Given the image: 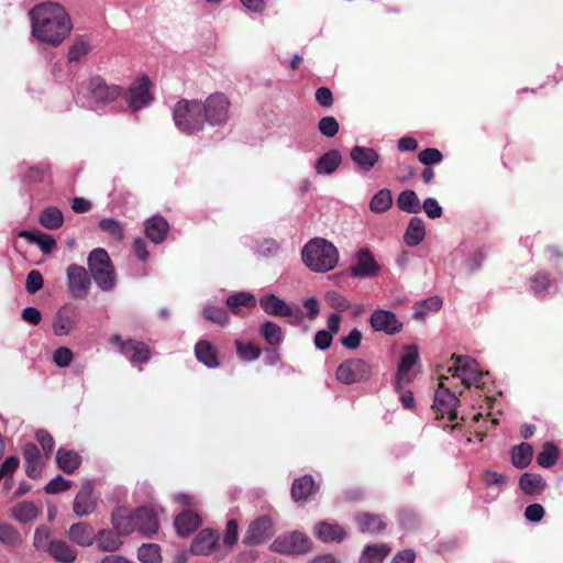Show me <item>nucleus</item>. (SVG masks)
Returning <instances> with one entry per match:
<instances>
[{"label": "nucleus", "instance_id": "nucleus-1", "mask_svg": "<svg viewBox=\"0 0 563 563\" xmlns=\"http://www.w3.org/2000/svg\"><path fill=\"white\" fill-rule=\"evenodd\" d=\"M32 35L52 46L60 45L70 34L73 23L69 14L57 2H43L30 11Z\"/></svg>", "mask_w": 563, "mask_h": 563}, {"label": "nucleus", "instance_id": "nucleus-2", "mask_svg": "<svg viewBox=\"0 0 563 563\" xmlns=\"http://www.w3.org/2000/svg\"><path fill=\"white\" fill-rule=\"evenodd\" d=\"M301 260L311 272L328 273L336 267L339 251L330 241L314 238L302 247Z\"/></svg>", "mask_w": 563, "mask_h": 563}, {"label": "nucleus", "instance_id": "nucleus-3", "mask_svg": "<svg viewBox=\"0 0 563 563\" xmlns=\"http://www.w3.org/2000/svg\"><path fill=\"white\" fill-rule=\"evenodd\" d=\"M90 278L102 291H111L115 287V272L110 256L104 249L92 250L87 258Z\"/></svg>", "mask_w": 563, "mask_h": 563}, {"label": "nucleus", "instance_id": "nucleus-4", "mask_svg": "<svg viewBox=\"0 0 563 563\" xmlns=\"http://www.w3.org/2000/svg\"><path fill=\"white\" fill-rule=\"evenodd\" d=\"M202 102L198 100L183 99L175 104L174 122L184 133L192 134L201 131L205 126Z\"/></svg>", "mask_w": 563, "mask_h": 563}, {"label": "nucleus", "instance_id": "nucleus-5", "mask_svg": "<svg viewBox=\"0 0 563 563\" xmlns=\"http://www.w3.org/2000/svg\"><path fill=\"white\" fill-rule=\"evenodd\" d=\"M203 107V120L212 126L223 125L229 120L230 101L221 92L210 95L205 102Z\"/></svg>", "mask_w": 563, "mask_h": 563}, {"label": "nucleus", "instance_id": "nucleus-6", "mask_svg": "<svg viewBox=\"0 0 563 563\" xmlns=\"http://www.w3.org/2000/svg\"><path fill=\"white\" fill-rule=\"evenodd\" d=\"M452 365L449 367V373L453 377L461 379L462 384L466 387L472 385L478 386L482 379V372L475 360L470 356H459L453 354L451 356Z\"/></svg>", "mask_w": 563, "mask_h": 563}, {"label": "nucleus", "instance_id": "nucleus-7", "mask_svg": "<svg viewBox=\"0 0 563 563\" xmlns=\"http://www.w3.org/2000/svg\"><path fill=\"white\" fill-rule=\"evenodd\" d=\"M371 374L372 367L366 361L350 358L339 365L335 376L340 383L351 385L368 379Z\"/></svg>", "mask_w": 563, "mask_h": 563}, {"label": "nucleus", "instance_id": "nucleus-8", "mask_svg": "<svg viewBox=\"0 0 563 563\" xmlns=\"http://www.w3.org/2000/svg\"><path fill=\"white\" fill-rule=\"evenodd\" d=\"M67 289L76 299H85L91 286V278L84 266L70 264L66 268Z\"/></svg>", "mask_w": 563, "mask_h": 563}, {"label": "nucleus", "instance_id": "nucleus-9", "mask_svg": "<svg viewBox=\"0 0 563 563\" xmlns=\"http://www.w3.org/2000/svg\"><path fill=\"white\" fill-rule=\"evenodd\" d=\"M271 548L282 554H301L311 549V542L306 534L294 531L275 539Z\"/></svg>", "mask_w": 563, "mask_h": 563}, {"label": "nucleus", "instance_id": "nucleus-10", "mask_svg": "<svg viewBox=\"0 0 563 563\" xmlns=\"http://www.w3.org/2000/svg\"><path fill=\"white\" fill-rule=\"evenodd\" d=\"M444 379H446V377L441 378L435 390L433 408L442 416H448L450 421H454L457 418L456 408L460 400L454 393L445 387Z\"/></svg>", "mask_w": 563, "mask_h": 563}, {"label": "nucleus", "instance_id": "nucleus-11", "mask_svg": "<svg viewBox=\"0 0 563 563\" xmlns=\"http://www.w3.org/2000/svg\"><path fill=\"white\" fill-rule=\"evenodd\" d=\"M380 272L379 264L367 249H361L355 253L354 263L350 267V274L354 278H372Z\"/></svg>", "mask_w": 563, "mask_h": 563}, {"label": "nucleus", "instance_id": "nucleus-12", "mask_svg": "<svg viewBox=\"0 0 563 563\" xmlns=\"http://www.w3.org/2000/svg\"><path fill=\"white\" fill-rule=\"evenodd\" d=\"M111 342L118 344L120 352L133 364L145 363L150 358V349L143 342L136 340L123 341L119 335H113Z\"/></svg>", "mask_w": 563, "mask_h": 563}, {"label": "nucleus", "instance_id": "nucleus-13", "mask_svg": "<svg viewBox=\"0 0 563 563\" xmlns=\"http://www.w3.org/2000/svg\"><path fill=\"white\" fill-rule=\"evenodd\" d=\"M274 534L273 522L269 517L262 516L255 519L249 527L243 539L246 545H256L265 542Z\"/></svg>", "mask_w": 563, "mask_h": 563}, {"label": "nucleus", "instance_id": "nucleus-14", "mask_svg": "<svg viewBox=\"0 0 563 563\" xmlns=\"http://www.w3.org/2000/svg\"><path fill=\"white\" fill-rule=\"evenodd\" d=\"M419 360V353L416 346L409 345L405 349L395 380L396 388H400L402 383H409L416 375L415 366Z\"/></svg>", "mask_w": 563, "mask_h": 563}, {"label": "nucleus", "instance_id": "nucleus-15", "mask_svg": "<svg viewBox=\"0 0 563 563\" xmlns=\"http://www.w3.org/2000/svg\"><path fill=\"white\" fill-rule=\"evenodd\" d=\"M369 322L374 331L385 332L386 334H396L402 328V323L396 314L384 309L375 310L369 318Z\"/></svg>", "mask_w": 563, "mask_h": 563}, {"label": "nucleus", "instance_id": "nucleus-16", "mask_svg": "<svg viewBox=\"0 0 563 563\" xmlns=\"http://www.w3.org/2000/svg\"><path fill=\"white\" fill-rule=\"evenodd\" d=\"M150 84L148 78L143 77L130 88L126 96V102L133 111L147 106L152 101L153 98L150 92Z\"/></svg>", "mask_w": 563, "mask_h": 563}, {"label": "nucleus", "instance_id": "nucleus-17", "mask_svg": "<svg viewBox=\"0 0 563 563\" xmlns=\"http://www.w3.org/2000/svg\"><path fill=\"white\" fill-rule=\"evenodd\" d=\"M88 89L92 98L98 102L114 101L121 93V89L115 85H107L101 77H92L89 80Z\"/></svg>", "mask_w": 563, "mask_h": 563}, {"label": "nucleus", "instance_id": "nucleus-18", "mask_svg": "<svg viewBox=\"0 0 563 563\" xmlns=\"http://www.w3.org/2000/svg\"><path fill=\"white\" fill-rule=\"evenodd\" d=\"M92 485L86 482L75 497L73 510L78 517H87L96 509L97 501L92 496Z\"/></svg>", "mask_w": 563, "mask_h": 563}, {"label": "nucleus", "instance_id": "nucleus-19", "mask_svg": "<svg viewBox=\"0 0 563 563\" xmlns=\"http://www.w3.org/2000/svg\"><path fill=\"white\" fill-rule=\"evenodd\" d=\"M219 534L212 529L201 530L192 540L190 552L194 555H208L217 547Z\"/></svg>", "mask_w": 563, "mask_h": 563}, {"label": "nucleus", "instance_id": "nucleus-20", "mask_svg": "<svg viewBox=\"0 0 563 563\" xmlns=\"http://www.w3.org/2000/svg\"><path fill=\"white\" fill-rule=\"evenodd\" d=\"M68 539L79 547H90L96 541L95 529L87 522H77L69 527L67 531Z\"/></svg>", "mask_w": 563, "mask_h": 563}, {"label": "nucleus", "instance_id": "nucleus-21", "mask_svg": "<svg viewBox=\"0 0 563 563\" xmlns=\"http://www.w3.org/2000/svg\"><path fill=\"white\" fill-rule=\"evenodd\" d=\"M135 530L143 536H152L158 530V521L152 509L142 507L134 511Z\"/></svg>", "mask_w": 563, "mask_h": 563}, {"label": "nucleus", "instance_id": "nucleus-22", "mask_svg": "<svg viewBox=\"0 0 563 563\" xmlns=\"http://www.w3.org/2000/svg\"><path fill=\"white\" fill-rule=\"evenodd\" d=\"M23 455L26 475L31 478H38L44 465L38 448L33 443H29L24 446Z\"/></svg>", "mask_w": 563, "mask_h": 563}, {"label": "nucleus", "instance_id": "nucleus-23", "mask_svg": "<svg viewBox=\"0 0 563 563\" xmlns=\"http://www.w3.org/2000/svg\"><path fill=\"white\" fill-rule=\"evenodd\" d=\"M351 159L364 172L371 170L379 159L378 153L371 147L355 145L350 153Z\"/></svg>", "mask_w": 563, "mask_h": 563}, {"label": "nucleus", "instance_id": "nucleus-24", "mask_svg": "<svg viewBox=\"0 0 563 563\" xmlns=\"http://www.w3.org/2000/svg\"><path fill=\"white\" fill-rule=\"evenodd\" d=\"M262 309L269 316L291 317V307L275 295H265L260 299Z\"/></svg>", "mask_w": 563, "mask_h": 563}, {"label": "nucleus", "instance_id": "nucleus-25", "mask_svg": "<svg viewBox=\"0 0 563 563\" xmlns=\"http://www.w3.org/2000/svg\"><path fill=\"white\" fill-rule=\"evenodd\" d=\"M78 316L76 312H69L66 309H60L55 316L53 322V332L57 336L68 335L77 325Z\"/></svg>", "mask_w": 563, "mask_h": 563}, {"label": "nucleus", "instance_id": "nucleus-26", "mask_svg": "<svg viewBox=\"0 0 563 563\" xmlns=\"http://www.w3.org/2000/svg\"><path fill=\"white\" fill-rule=\"evenodd\" d=\"M316 536L323 542H342L346 533L344 529L330 521H321L314 528Z\"/></svg>", "mask_w": 563, "mask_h": 563}, {"label": "nucleus", "instance_id": "nucleus-27", "mask_svg": "<svg viewBox=\"0 0 563 563\" xmlns=\"http://www.w3.org/2000/svg\"><path fill=\"white\" fill-rule=\"evenodd\" d=\"M195 355L200 363L209 368H217L220 365L217 347L207 340L196 343Z\"/></svg>", "mask_w": 563, "mask_h": 563}, {"label": "nucleus", "instance_id": "nucleus-28", "mask_svg": "<svg viewBox=\"0 0 563 563\" xmlns=\"http://www.w3.org/2000/svg\"><path fill=\"white\" fill-rule=\"evenodd\" d=\"M168 229V222L161 216H154L145 222V234L155 244L165 240Z\"/></svg>", "mask_w": 563, "mask_h": 563}, {"label": "nucleus", "instance_id": "nucleus-29", "mask_svg": "<svg viewBox=\"0 0 563 563\" xmlns=\"http://www.w3.org/2000/svg\"><path fill=\"white\" fill-rule=\"evenodd\" d=\"M112 526L121 536L130 534L135 531L134 512L125 508H117L112 512Z\"/></svg>", "mask_w": 563, "mask_h": 563}, {"label": "nucleus", "instance_id": "nucleus-30", "mask_svg": "<svg viewBox=\"0 0 563 563\" xmlns=\"http://www.w3.org/2000/svg\"><path fill=\"white\" fill-rule=\"evenodd\" d=\"M342 162V156L338 150H330L321 155L314 165L316 173L319 175L333 174Z\"/></svg>", "mask_w": 563, "mask_h": 563}, {"label": "nucleus", "instance_id": "nucleus-31", "mask_svg": "<svg viewBox=\"0 0 563 563\" xmlns=\"http://www.w3.org/2000/svg\"><path fill=\"white\" fill-rule=\"evenodd\" d=\"M48 554L59 563H73L77 559V552L64 540H53L48 548Z\"/></svg>", "mask_w": 563, "mask_h": 563}, {"label": "nucleus", "instance_id": "nucleus-32", "mask_svg": "<svg viewBox=\"0 0 563 563\" xmlns=\"http://www.w3.org/2000/svg\"><path fill=\"white\" fill-rule=\"evenodd\" d=\"M174 525L177 533L180 537H186L199 527L200 518L196 512L185 510L176 517Z\"/></svg>", "mask_w": 563, "mask_h": 563}, {"label": "nucleus", "instance_id": "nucleus-33", "mask_svg": "<svg viewBox=\"0 0 563 563\" xmlns=\"http://www.w3.org/2000/svg\"><path fill=\"white\" fill-rule=\"evenodd\" d=\"M58 467L67 473H74L81 464V456L74 450L59 449L56 453Z\"/></svg>", "mask_w": 563, "mask_h": 563}, {"label": "nucleus", "instance_id": "nucleus-34", "mask_svg": "<svg viewBox=\"0 0 563 563\" xmlns=\"http://www.w3.org/2000/svg\"><path fill=\"white\" fill-rule=\"evenodd\" d=\"M426 235L424 222L421 218L413 217L410 219L405 233V242L408 246H417L421 243Z\"/></svg>", "mask_w": 563, "mask_h": 563}, {"label": "nucleus", "instance_id": "nucleus-35", "mask_svg": "<svg viewBox=\"0 0 563 563\" xmlns=\"http://www.w3.org/2000/svg\"><path fill=\"white\" fill-rule=\"evenodd\" d=\"M358 530L363 533H377L385 529L386 525L379 516L364 512L355 517Z\"/></svg>", "mask_w": 563, "mask_h": 563}, {"label": "nucleus", "instance_id": "nucleus-36", "mask_svg": "<svg viewBox=\"0 0 563 563\" xmlns=\"http://www.w3.org/2000/svg\"><path fill=\"white\" fill-rule=\"evenodd\" d=\"M225 305L233 314H238L241 307L254 308L256 306V298L249 291H239L229 296Z\"/></svg>", "mask_w": 563, "mask_h": 563}, {"label": "nucleus", "instance_id": "nucleus-37", "mask_svg": "<svg viewBox=\"0 0 563 563\" xmlns=\"http://www.w3.org/2000/svg\"><path fill=\"white\" fill-rule=\"evenodd\" d=\"M519 486L527 495H538L545 488V483L541 475L525 473L519 478Z\"/></svg>", "mask_w": 563, "mask_h": 563}, {"label": "nucleus", "instance_id": "nucleus-38", "mask_svg": "<svg viewBox=\"0 0 563 563\" xmlns=\"http://www.w3.org/2000/svg\"><path fill=\"white\" fill-rule=\"evenodd\" d=\"M38 222L48 230L59 229L64 223L63 212L56 207L45 208L38 216Z\"/></svg>", "mask_w": 563, "mask_h": 563}, {"label": "nucleus", "instance_id": "nucleus-39", "mask_svg": "<svg viewBox=\"0 0 563 563\" xmlns=\"http://www.w3.org/2000/svg\"><path fill=\"white\" fill-rule=\"evenodd\" d=\"M12 517L22 523H27L37 518L40 511L31 501H22L11 508Z\"/></svg>", "mask_w": 563, "mask_h": 563}, {"label": "nucleus", "instance_id": "nucleus-40", "mask_svg": "<svg viewBox=\"0 0 563 563\" xmlns=\"http://www.w3.org/2000/svg\"><path fill=\"white\" fill-rule=\"evenodd\" d=\"M314 481L310 475H305L294 481L291 497L295 501L305 500L313 492Z\"/></svg>", "mask_w": 563, "mask_h": 563}, {"label": "nucleus", "instance_id": "nucleus-41", "mask_svg": "<svg viewBox=\"0 0 563 563\" xmlns=\"http://www.w3.org/2000/svg\"><path fill=\"white\" fill-rule=\"evenodd\" d=\"M390 549L386 544L367 545L360 559V563H382Z\"/></svg>", "mask_w": 563, "mask_h": 563}, {"label": "nucleus", "instance_id": "nucleus-42", "mask_svg": "<svg viewBox=\"0 0 563 563\" xmlns=\"http://www.w3.org/2000/svg\"><path fill=\"white\" fill-rule=\"evenodd\" d=\"M533 455V449L529 443H521L511 451V462L517 468L527 467Z\"/></svg>", "mask_w": 563, "mask_h": 563}, {"label": "nucleus", "instance_id": "nucleus-43", "mask_svg": "<svg viewBox=\"0 0 563 563\" xmlns=\"http://www.w3.org/2000/svg\"><path fill=\"white\" fill-rule=\"evenodd\" d=\"M98 548L103 551H117L122 542L119 533H114L110 530H100L96 538Z\"/></svg>", "mask_w": 563, "mask_h": 563}, {"label": "nucleus", "instance_id": "nucleus-44", "mask_svg": "<svg viewBox=\"0 0 563 563\" xmlns=\"http://www.w3.org/2000/svg\"><path fill=\"white\" fill-rule=\"evenodd\" d=\"M260 332L264 340L269 345H278L283 342L284 334L282 328L273 322V321H266L262 324Z\"/></svg>", "mask_w": 563, "mask_h": 563}, {"label": "nucleus", "instance_id": "nucleus-45", "mask_svg": "<svg viewBox=\"0 0 563 563\" xmlns=\"http://www.w3.org/2000/svg\"><path fill=\"white\" fill-rule=\"evenodd\" d=\"M399 209L409 213H417L420 211V201L413 190H404L397 198Z\"/></svg>", "mask_w": 563, "mask_h": 563}, {"label": "nucleus", "instance_id": "nucleus-46", "mask_svg": "<svg viewBox=\"0 0 563 563\" xmlns=\"http://www.w3.org/2000/svg\"><path fill=\"white\" fill-rule=\"evenodd\" d=\"M0 543L16 548L22 543L20 532L10 523H0Z\"/></svg>", "mask_w": 563, "mask_h": 563}, {"label": "nucleus", "instance_id": "nucleus-47", "mask_svg": "<svg viewBox=\"0 0 563 563\" xmlns=\"http://www.w3.org/2000/svg\"><path fill=\"white\" fill-rule=\"evenodd\" d=\"M20 235L27 239L31 242L37 243L41 251L45 254L49 253L56 246V241L48 234H35L31 231H22Z\"/></svg>", "mask_w": 563, "mask_h": 563}, {"label": "nucleus", "instance_id": "nucleus-48", "mask_svg": "<svg viewBox=\"0 0 563 563\" xmlns=\"http://www.w3.org/2000/svg\"><path fill=\"white\" fill-rule=\"evenodd\" d=\"M559 457V450L558 448L551 443L547 442L543 445V450L538 454L537 462L538 464L543 468H550L553 466Z\"/></svg>", "mask_w": 563, "mask_h": 563}, {"label": "nucleus", "instance_id": "nucleus-49", "mask_svg": "<svg viewBox=\"0 0 563 563\" xmlns=\"http://www.w3.org/2000/svg\"><path fill=\"white\" fill-rule=\"evenodd\" d=\"M391 192L388 189H382L375 194L369 202V208L375 213H380L391 207Z\"/></svg>", "mask_w": 563, "mask_h": 563}, {"label": "nucleus", "instance_id": "nucleus-50", "mask_svg": "<svg viewBox=\"0 0 563 563\" xmlns=\"http://www.w3.org/2000/svg\"><path fill=\"white\" fill-rule=\"evenodd\" d=\"M90 51V46L88 42L84 38H76L68 49V63H79L82 58H85Z\"/></svg>", "mask_w": 563, "mask_h": 563}, {"label": "nucleus", "instance_id": "nucleus-51", "mask_svg": "<svg viewBox=\"0 0 563 563\" xmlns=\"http://www.w3.org/2000/svg\"><path fill=\"white\" fill-rule=\"evenodd\" d=\"M442 306V299L438 296L430 297L415 306L413 318L422 319L428 311H437Z\"/></svg>", "mask_w": 563, "mask_h": 563}, {"label": "nucleus", "instance_id": "nucleus-52", "mask_svg": "<svg viewBox=\"0 0 563 563\" xmlns=\"http://www.w3.org/2000/svg\"><path fill=\"white\" fill-rule=\"evenodd\" d=\"M202 314L207 320L221 327L229 322V316L227 311L221 307L207 305L202 310Z\"/></svg>", "mask_w": 563, "mask_h": 563}, {"label": "nucleus", "instance_id": "nucleus-53", "mask_svg": "<svg viewBox=\"0 0 563 563\" xmlns=\"http://www.w3.org/2000/svg\"><path fill=\"white\" fill-rule=\"evenodd\" d=\"M137 558L143 563H159V547L157 544H143L137 550Z\"/></svg>", "mask_w": 563, "mask_h": 563}, {"label": "nucleus", "instance_id": "nucleus-54", "mask_svg": "<svg viewBox=\"0 0 563 563\" xmlns=\"http://www.w3.org/2000/svg\"><path fill=\"white\" fill-rule=\"evenodd\" d=\"M99 228L117 241H121L124 238V232L120 222L112 218L101 219L99 222Z\"/></svg>", "mask_w": 563, "mask_h": 563}, {"label": "nucleus", "instance_id": "nucleus-55", "mask_svg": "<svg viewBox=\"0 0 563 563\" xmlns=\"http://www.w3.org/2000/svg\"><path fill=\"white\" fill-rule=\"evenodd\" d=\"M235 344L239 356L245 361L257 360L261 355V349L253 343L236 341Z\"/></svg>", "mask_w": 563, "mask_h": 563}, {"label": "nucleus", "instance_id": "nucleus-56", "mask_svg": "<svg viewBox=\"0 0 563 563\" xmlns=\"http://www.w3.org/2000/svg\"><path fill=\"white\" fill-rule=\"evenodd\" d=\"M327 303L339 312H343L350 309L351 305L349 300L336 291H328L325 294Z\"/></svg>", "mask_w": 563, "mask_h": 563}, {"label": "nucleus", "instance_id": "nucleus-57", "mask_svg": "<svg viewBox=\"0 0 563 563\" xmlns=\"http://www.w3.org/2000/svg\"><path fill=\"white\" fill-rule=\"evenodd\" d=\"M53 540L54 539L51 538V530L46 526L36 528L34 533V547L36 549L48 551Z\"/></svg>", "mask_w": 563, "mask_h": 563}, {"label": "nucleus", "instance_id": "nucleus-58", "mask_svg": "<svg viewBox=\"0 0 563 563\" xmlns=\"http://www.w3.org/2000/svg\"><path fill=\"white\" fill-rule=\"evenodd\" d=\"M319 132L325 137H333L339 132V123L334 117H323L318 123Z\"/></svg>", "mask_w": 563, "mask_h": 563}, {"label": "nucleus", "instance_id": "nucleus-59", "mask_svg": "<svg viewBox=\"0 0 563 563\" xmlns=\"http://www.w3.org/2000/svg\"><path fill=\"white\" fill-rule=\"evenodd\" d=\"M71 487V482L58 475L44 487L46 494H58L68 490Z\"/></svg>", "mask_w": 563, "mask_h": 563}, {"label": "nucleus", "instance_id": "nucleus-60", "mask_svg": "<svg viewBox=\"0 0 563 563\" xmlns=\"http://www.w3.org/2000/svg\"><path fill=\"white\" fill-rule=\"evenodd\" d=\"M279 251V245L274 240H264L257 244L255 253L262 257L275 256Z\"/></svg>", "mask_w": 563, "mask_h": 563}, {"label": "nucleus", "instance_id": "nucleus-61", "mask_svg": "<svg viewBox=\"0 0 563 563\" xmlns=\"http://www.w3.org/2000/svg\"><path fill=\"white\" fill-rule=\"evenodd\" d=\"M43 285L44 280L42 274L38 271L33 269L27 274L25 288L29 294L37 292L40 289H42Z\"/></svg>", "mask_w": 563, "mask_h": 563}, {"label": "nucleus", "instance_id": "nucleus-62", "mask_svg": "<svg viewBox=\"0 0 563 563\" xmlns=\"http://www.w3.org/2000/svg\"><path fill=\"white\" fill-rule=\"evenodd\" d=\"M419 161L424 165L438 164L442 161V153L437 148H426L418 155Z\"/></svg>", "mask_w": 563, "mask_h": 563}, {"label": "nucleus", "instance_id": "nucleus-63", "mask_svg": "<svg viewBox=\"0 0 563 563\" xmlns=\"http://www.w3.org/2000/svg\"><path fill=\"white\" fill-rule=\"evenodd\" d=\"M73 357L70 349L60 346L54 352L53 360L58 367H67L71 363Z\"/></svg>", "mask_w": 563, "mask_h": 563}, {"label": "nucleus", "instance_id": "nucleus-64", "mask_svg": "<svg viewBox=\"0 0 563 563\" xmlns=\"http://www.w3.org/2000/svg\"><path fill=\"white\" fill-rule=\"evenodd\" d=\"M36 440L45 452L46 457H48L55 445L53 437L46 430L41 429L36 431Z\"/></svg>", "mask_w": 563, "mask_h": 563}]
</instances>
